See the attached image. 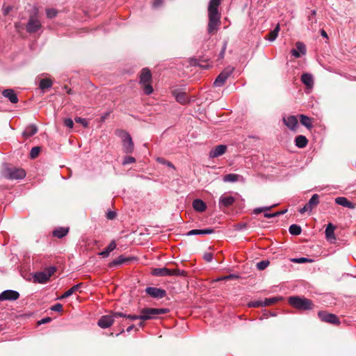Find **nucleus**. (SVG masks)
Wrapping results in <instances>:
<instances>
[{"label":"nucleus","mask_w":356,"mask_h":356,"mask_svg":"<svg viewBox=\"0 0 356 356\" xmlns=\"http://www.w3.org/2000/svg\"><path fill=\"white\" fill-rule=\"evenodd\" d=\"M152 76L148 68H143L139 76V83L143 86L145 95H150L153 92V88L151 85Z\"/></svg>","instance_id":"obj_2"},{"label":"nucleus","mask_w":356,"mask_h":356,"mask_svg":"<svg viewBox=\"0 0 356 356\" xmlns=\"http://www.w3.org/2000/svg\"><path fill=\"white\" fill-rule=\"evenodd\" d=\"M334 226L329 223L325 229V235L327 238H330L332 237H334Z\"/></svg>","instance_id":"obj_37"},{"label":"nucleus","mask_w":356,"mask_h":356,"mask_svg":"<svg viewBox=\"0 0 356 356\" xmlns=\"http://www.w3.org/2000/svg\"><path fill=\"white\" fill-rule=\"evenodd\" d=\"M236 201V198L227 193H224L219 198V207L220 209L227 208L232 206Z\"/></svg>","instance_id":"obj_12"},{"label":"nucleus","mask_w":356,"mask_h":356,"mask_svg":"<svg viewBox=\"0 0 356 356\" xmlns=\"http://www.w3.org/2000/svg\"><path fill=\"white\" fill-rule=\"evenodd\" d=\"M291 261L293 263H296V264H303V263H307V262L311 263L313 261L312 259H308L306 257L295 258V259H292Z\"/></svg>","instance_id":"obj_39"},{"label":"nucleus","mask_w":356,"mask_h":356,"mask_svg":"<svg viewBox=\"0 0 356 356\" xmlns=\"http://www.w3.org/2000/svg\"><path fill=\"white\" fill-rule=\"evenodd\" d=\"M157 161L160 163L167 165L168 167L174 168V165L170 162L165 160L163 158H157Z\"/></svg>","instance_id":"obj_47"},{"label":"nucleus","mask_w":356,"mask_h":356,"mask_svg":"<svg viewBox=\"0 0 356 356\" xmlns=\"http://www.w3.org/2000/svg\"><path fill=\"white\" fill-rule=\"evenodd\" d=\"M161 3V0H155V1H154V2L153 6H154V7H157V6H159Z\"/></svg>","instance_id":"obj_59"},{"label":"nucleus","mask_w":356,"mask_h":356,"mask_svg":"<svg viewBox=\"0 0 356 356\" xmlns=\"http://www.w3.org/2000/svg\"><path fill=\"white\" fill-rule=\"evenodd\" d=\"M120 136L122 139L123 152L126 154L132 153L134 145L130 134L126 131H122Z\"/></svg>","instance_id":"obj_8"},{"label":"nucleus","mask_w":356,"mask_h":356,"mask_svg":"<svg viewBox=\"0 0 356 356\" xmlns=\"http://www.w3.org/2000/svg\"><path fill=\"white\" fill-rule=\"evenodd\" d=\"M172 93L176 101L179 104H186L189 102V97L186 92L179 91V90H174Z\"/></svg>","instance_id":"obj_17"},{"label":"nucleus","mask_w":356,"mask_h":356,"mask_svg":"<svg viewBox=\"0 0 356 356\" xmlns=\"http://www.w3.org/2000/svg\"><path fill=\"white\" fill-rule=\"evenodd\" d=\"M38 131V128L34 124H31L26 127L24 131H23V136L25 138H29L35 135Z\"/></svg>","instance_id":"obj_28"},{"label":"nucleus","mask_w":356,"mask_h":356,"mask_svg":"<svg viewBox=\"0 0 356 356\" xmlns=\"http://www.w3.org/2000/svg\"><path fill=\"white\" fill-rule=\"evenodd\" d=\"M227 150V146L225 145H219L213 148L209 152L210 158H217L222 156L225 153Z\"/></svg>","instance_id":"obj_18"},{"label":"nucleus","mask_w":356,"mask_h":356,"mask_svg":"<svg viewBox=\"0 0 356 356\" xmlns=\"http://www.w3.org/2000/svg\"><path fill=\"white\" fill-rule=\"evenodd\" d=\"M222 180L225 182L244 181V178L241 175L230 173L225 175Z\"/></svg>","instance_id":"obj_21"},{"label":"nucleus","mask_w":356,"mask_h":356,"mask_svg":"<svg viewBox=\"0 0 356 356\" xmlns=\"http://www.w3.org/2000/svg\"><path fill=\"white\" fill-rule=\"evenodd\" d=\"M280 300H282L281 297L268 298V306L276 303Z\"/></svg>","instance_id":"obj_52"},{"label":"nucleus","mask_w":356,"mask_h":356,"mask_svg":"<svg viewBox=\"0 0 356 356\" xmlns=\"http://www.w3.org/2000/svg\"><path fill=\"white\" fill-rule=\"evenodd\" d=\"M47 16L48 18H54L57 15V10L54 8H49L46 10Z\"/></svg>","instance_id":"obj_40"},{"label":"nucleus","mask_w":356,"mask_h":356,"mask_svg":"<svg viewBox=\"0 0 356 356\" xmlns=\"http://www.w3.org/2000/svg\"><path fill=\"white\" fill-rule=\"evenodd\" d=\"M301 81L307 87L312 88L314 85L313 76L311 74L303 73L301 76Z\"/></svg>","instance_id":"obj_25"},{"label":"nucleus","mask_w":356,"mask_h":356,"mask_svg":"<svg viewBox=\"0 0 356 356\" xmlns=\"http://www.w3.org/2000/svg\"><path fill=\"white\" fill-rule=\"evenodd\" d=\"M51 321V318L50 317H46V318H42L40 321H38V324L41 325V324L47 323H49Z\"/></svg>","instance_id":"obj_56"},{"label":"nucleus","mask_w":356,"mask_h":356,"mask_svg":"<svg viewBox=\"0 0 356 356\" xmlns=\"http://www.w3.org/2000/svg\"><path fill=\"white\" fill-rule=\"evenodd\" d=\"M40 148L39 147H33L31 150V157L34 159L37 157L40 153Z\"/></svg>","instance_id":"obj_44"},{"label":"nucleus","mask_w":356,"mask_h":356,"mask_svg":"<svg viewBox=\"0 0 356 356\" xmlns=\"http://www.w3.org/2000/svg\"><path fill=\"white\" fill-rule=\"evenodd\" d=\"M75 121L77 123L82 124L85 127H88V123L87 120L84 118L77 117L75 118Z\"/></svg>","instance_id":"obj_49"},{"label":"nucleus","mask_w":356,"mask_h":356,"mask_svg":"<svg viewBox=\"0 0 356 356\" xmlns=\"http://www.w3.org/2000/svg\"><path fill=\"white\" fill-rule=\"evenodd\" d=\"M289 230L292 235H299L301 233V228L297 225H291Z\"/></svg>","instance_id":"obj_38"},{"label":"nucleus","mask_w":356,"mask_h":356,"mask_svg":"<svg viewBox=\"0 0 356 356\" xmlns=\"http://www.w3.org/2000/svg\"><path fill=\"white\" fill-rule=\"evenodd\" d=\"M232 277H234V275H230L229 276L225 277V279H229V278Z\"/></svg>","instance_id":"obj_63"},{"label":"nucleus","mask_w":356,"mask_h":356,"mask_svg":"<svg viewBox=\"0 0 356 356\" xmlns=\"http://www.w3.org/2000/svg\"><path fill=\"white\" fill-rule=\"evenodd\" d=\"M193 207L195 211L199 212H203L207 209L206 204L200 199H196L193 202Z\"/></svg>","instance_id":"obj_27"},{"label":"nucleus","mask_w":356,"mask_h":356,"mask_svg":"<svg viewBox=\"0 0 356 356\" xmlns=\"http://www.w3.org/2000/svg\"><path fill=\"white\" fill-rule=\"evenodd\" d=\"M267 305V298H265L264 300L259 301H251L248 303V307H265Z\"/></svg>","instance_id":"obj_36"},{"label":"nucleus","mask_w":356,"mask_h":356,"mask_svg":"<svg viewBox=\"0 0 356 356\" xmlns=\"http://www.w3.org/2000/svg\"><path fill=\"white\" fill-rule=\"evenodd\" d=\"M138 326L140 327H143L144 326V323L143 322H140L138 323Z\"/></svg>","instance_id":"obj_62"},{"label":"nucleus","mask_w":356,"mask_h":356,"mask_svg":"<svg viewBox=\"0 0 356 356\" xmlns=\"http://www.w3.org/2000/svg\"><path fill=\"white\" fill-rule=\"evenodd\" d=\"M145 292L154 298L161 299L166 296V291L161 288L149 286L145 289Z\"/></svg>","instance_id":"obj_13"},{"label":"nucleus","mask_w":356,"mask_h":356,"mask_svg":"<svg viewBox=\"0 0 356 356\" xmlns=\"http://www.w3.org/2000/svg\"><path fill=\"white\" fill-rule=\"evenodd\" d=\"M318 203L319 196L317 194H314L312 195L309 202L307 203L306 204L307 205V207H309L312 211L315 207L318 205Z\"/></svg>","instance_id":"obj_33"},{"label":"nucleus","mask_w":356,"mask_h":356,"mask_svg":"<svg viewBox=\"0 0 356 356\" xmlns=\"http://www.w3.org/2000/svg\"><path fill=\"white\" fill-rule=\"evenodd\" d=\"M83 284L79 283L77 284L74 285L72 288L68 289L66 292H65L60 297V299H64L67 298L69 296H72L74 293L78 291L81 287L82 286Z\"/></svg>","instance_id":"obj_26"},{"label":"nucleus","mask_w":356,"mask_h":356,"mask_svg":"<svg viewBox=\"0 0 356 356\" xmlns=\"http://www.w3.org/2000/svg\"><path fill=\"white\" fill-rule=\"evenodd\" d=\"M226 48H227V42H225L224 44H223V47L222 48V50H221V51L219 54V56H220V58H222L224 57Z\"/></svg>","instance_id":"obj_55"},{"label":"nucleus","mask_w":356,"mask_h":356,"mask_svg":"<svg viewBox=\"0 0 356 356\" xmlns=\"http://www.w3.org/2000/svg\"><path fill=\"white\" fill-rule=\"evenodd\" d=\"M279 32H280V25L277 24L276 25L275 28L272 31L268 33V41H270V42L274 41L277 38Z\"/></svg>","instance_id":"obj_35"},{"label":"nucleus","mask_w":356,"mask_h":356,"mask_svg":"<svg viewBox=\"0 0 356 356\" xmlns=\"http://www.w3.org/2000/svg\"><path fill=\"white\" fill-rule=\"evenodd\" d=\"M213 232L214 229L211 228L192 229L186 233V236L211 234Z\"/></svg>","instance_id":"obj_22"},{"label":"nucleus","mask_w":356,"mask_h":356,"mask_svg":"<svg viewBox=\"0 0 356 356\" xmlns=\"http://www.w3.org/2000/svg\"><path fill=\"white\" fill-rule=\"evenodd\" d=\"M11 10L10 6H3V13L4 15H7Z\"/></svg>","instance_id":"obj_57"},{"label":"nucleus","mask_w":356,"mask_h":356,"mask_svg":"<svg viewBox=\"0 0 356 356\" xmlns=\"http://www.w3.org/2000/svg\"><path fill=\"white\" fill-rule=\"evenodd\" d=\"M321 33L323 37L327 38V34L323 29L321 31Z\"/></svg>","instance_id":"obj_60"},{"label":"nucleus","mask_w":356,"mask_h":356,"mask_svg":"<svg viewBox=\"0 0 356 356\" xmlns=\"http://www.w3.org/2000/svg\"><path fill=\"white\" fill-rule=\"evenodd\" d=\"M296 47L291 50V54L296 58H300L306 54L307 48L305 44L302 42H296L295 44Z\"/></svg>","instance_id":"obj_14"},{"label":"nucleus","mask_w":356,"mask_h":356,"mask_svg":"<svg viewBox=\"0 0 356 356\" xmlns=\"http://www.w3.org/2000/svg\"><path fill=\"white\" fill-rule=\"evenodd\" d=\"M284 124L291 130L296 131L298 127V121L296 116L288 115L283 118Z\"/></svg>","instance_id":"obj_16"},{"label":"nucleus","mask_w":356,"mask_h":356,"mask_svg":"<svg viewBox=\"0 0 356 356\" xmlns=\"http://www.w3.org/2000/svg\"><path fill=\"white\" fill-rule=\"evenodd\" d=\"M289 302L292 307L300 310H307L313 308L312 302L305 298L292 296L289 298Z\"/></svg>","instance_id":"obj_4"},{"label":"nucleus","mask_w":356,"mask_h":356,"mask_svg":"<svg viewBox=\"0 0 356 356\" xmlns=\"http://www.w3.org/2000/svg\"><path fill=\"white\" fill-rule=\"evenodd\" d=\"M136 162V159L134 157L131 156H127L124 158V160L122 161V164L124 165L129 164V163H134Z\"/></svg>","instance_id":"obj_43"},{"label":"nucleus","mask_w":356,"mask_h":356,"mask_svg":"<svg viewBox=\"0 0 356 356\" xmlns=\"http://www.w3.org/2000/svg\"><path fill=\"white\" fill-rule=\"evenodd\" d=\"M42 25L39 19L36 17L31 16L30 17L27 25L26 31L29 33H33L39 31Z\"/></svg>","instance_id":"obj_11"},{"label":"nucleus","mask_w":356,"mask_h":356,"mask_svg":"<svg viewBox=\"0 0 356 356\" xmlns=\"http://www.w3.org/2000/svg\"><path fill=\"white\" fill-rule=\"evenodd\" d=\"M295 143L298 147L304 148L307 146L308 140L305 136L299 135L296 138Z\"/></svg>","instance_id":"obj_30"},{"label":"nucleus","mask_w":356,"mask_h":356,"mask_svg":"<svg viewBox=\"0 0 356 356\" xmlns=\"http://www.w3.org/2000/svg\"><path fill=\"white\" fill-rule=\"evenodd\" d=\"M131 260H132V258L131 257H125L124 255H120L118 258L110 262L108 266L110 268L117 267Z\"/></svg>","instance_id":"obj_20"},{"label":"nucleus","mask_w":356,"mask_h":356,"mask_svg":"<svg viewBox=\"0 0 356 356\" xmlns=\"http://www.w3.org/2000/svg\"><path fill=\"white\" fill-rule=\"evenodd\" d=\"M56 271V268L55 266H50L45 269L44 272L47 277L50 278L51 275L54 274V273Z\"/></svg>","instance_id":"obj_42"},{"label":"nucleus","mask_w":356,"mask_h":356,"mask_svg":"<svg viewBox=\"0 0 356 356\" xmlns=\"http://www.w3.org/2000/svg\"><path fill=\"white\" fill-rule=\"evenodd\" d=\"M51 309L54 312H61L63 309V305L60 303H56L51 307Z\"/></svg>","instance_id":"obj_50"},{"label":"nucleus","mask_w":356,"mask_h":356,"mask_svg":"<svg viewBox=\"0 0 356 356\" xmlns=\"http://www.w3.org/2000/svg\"><path fill=\"white\" fill-rule=\"evenodd\" d=\"M124 316L123 317L129 318L130 320H138V319L140 320V315H131V314L126 315L124 314Z\"/></svg>","instance_id":"obj_53"},{"label":"nucleus","mask_w":356,"mask_h":356,"mask_svg":"<svg viewBox=\"0 0 356 356\" xmlns=\"http://www.w3.org/2000/svg\"><path fill=\"white\" fill-rule=\"evenodd\" d=\"M318 316L323 322L331 323L333 325L340 324V321L335 314L321 311L318 313Z\"/></svg>","instance_id":"obj_9"},{"label":"nucleus","mask_w":356,"mask_h":356,"mask_svg":"<svg viewBox=\"0 0 356 356\" xmlns=\"http://www.w3.org/2000/svg\"><path fill=\"white\" fill-rule=\"evenodd\" d=\"M232 72L233 68H226L222 72H221L213 82L214 86H222L225 83L228 77L232 74Z\"/></svg>","instance_id":"obj_10"},{"label":"nucleus","mask_w":356,"mask_h":356,"mask_svg":"<svg viewBox=\"0 0 356 356\" xmlns=\"http://www.w3.org/2000/svg\"><path fill=\"white\" fill-rule=\"evenodd\" d=\"M19 298V293L14 290H5L0 293V301H14Z\"/></svg>","instance_id":"obj_15"},{"label":"nucleus","mask_w":356,"mask_h":356,"mask_svg":"<svg viewBox=\"0 0 356 356\" xmlns=\"http://www.w3.org/2000/svg\"><path fill=\"white\" fill-rule=\"evenodd\" d=\"M2 95L7 98L11 103L16 104L18 102V97L13 89H6L2 91Z\"/></svg>","instance_id":"obj_19"},{"label":"nucleus","mask_w":356,"mask_h":356,"mask_svg":"<svg viewBox=\"0 0 356 356\" xmlns=\"http://www.w3.org/2000/svg\"><path fill=\"white\" fill-rule=\"evenodd\" d=\"M169 312L166 308H144L140 311V320L147 321L156 318L159 315L167 314Z\"/></svg>","instance_id":"obj_3"},{"label":"nucleus","mask_w":356,"mask_h":356,"mask_svg":"<svg viewBox=\"0 0 356 356\" xmlns=\"http://www.w3.org/2000/svg\"><path fill=\"white\" fill-rule=\"evenodd\" d=\"M204 259L207 262H211L213 259V254L211 252H205Z\"/></svg>","instance_id":"obj_51"},{"label":"nucleus","mask_w":356,"mask_h":356,"mask_svg":"<svg viewBox=\"0 0 356 356\" xmlns=\"http://www.w3.org/2000/svg\"><path fill=\"white\" fill-rule=\"evenodd\" d=\"M116 216V213L114 212V211H108L107 213H106V218L109 220H113L115 218Z\"/></svg>","instance_id":"obj_54"},{"label":"nucleus","mask_w":356,"mask_h":356,"mask_svg":"<svg viewBox=\"0 0 356 356\" xmlns=\"http://www.w3.org/2000/svg\"><path fill=\"white\" fill-rule=\"evenodd\" d=\"M257 267L259 270H264L267 268V260H263L257 264Z\"/></svg>","instance_id":"obj_46"},{"label":"nucleus","mask_w":356,"mask_h":356,"mask_svg":"<svg viewBox=\"0 0 356 356\" xmlns=\"http://www.w3.org/2000/svg\"><path fill=\"white\" fill-rule=\"evenodd\" d=\"M64 124L65 127L72 129L74 126V122L71 118H66L64 120Z\"/></svg>","instance_id":"obj_48"},{"label":"nucleus","mask_w":356,"mask_h":356,"mask_svg":"<svg viewBox=\"0 0 356 356\" xmlns=\"http://www.w3.org/2000/svg\"><path fill=\"white\" fill-rule=\"evenodd\" d=\"M49 280V278L47 277L44 271L37 273L34 275V280L38 283L44 284Z\"/></svg>","instance_id":"obj_29"},{"label":"nucleus","mask_w":356,"mask_h":356,"mask_svg":"<svg viewBox=\"0 0 356 356\" xmlns=\"http://www.w3.org/2000/svg\"><path fill=\"white\" fill-rule=\"evenodd\" d=\"M134 328V325H131L127 328V332H130Z\"/></svg>","instance_id":"obj_61"},{"label":"nucleus","mask_w":356,"mask_h":356,"mask_svg":"<svg viewBox=\"0 0 356 356\" xmlns=\"http://www.w3.org/2000/svg\"><path fill=\"white\" fill-rule=\"evenodd\" d=\"M300 123L307 128H311L312 127V119L306 115H300Z\"/></svg>","instance_id":"obj_34"},{"label":"nucleus","mask_w":356,"mask_h":356,"mask_svg":"<svg viewBox=\"0 0 356 356\" xmlns=\"http://www.w3.org/2000/svg\"><path fill=\"white\" fill-rule=\"evenodd\" d=\"M115 248L116 243L115 240H113L104 250L99 253V255L102 256L104 258H106L109 256L110 252L114 250Z\"/></svg>","instance_id":"obj_24"},{"label":"nucleus","mask_w":356,"mask_h":356,"mask_svg":"<svg viewBox=\"0 0 356 356\" xmlns=\"http://www.w3.org/2000/svg\"><path fill=\"white\" fill-rule=\"evenodd\" d=\"M152 274L154 276L157 277H165V276H184L186 272L178 268L170 269L165 267L163 268H155L152 270Z\"/></svg>","instance_id":"obj_5"},{"label":"nucleus","mask_w":356,"mask_h":356,"mask_svg":"<svg viewBox=\"0 0 356 356\" xmlns=\"http://www.w3.org/2000/svg\"><path fill=\"white\" fill-rule=\"evenodd\" d=\"M52 81L49 79H41L39 81V87L41 90H44L51 88Z\"/></svg>","instance_id":"obj_31"},{"label":"nucleus","mask_w":356,"mask_h":356,"mask_svg":"<svg viewBox=\"0 0 356 356\" xmlns=\"http://www.w3.org/2000/svg\"><path fill=\"white\" fill-rule=\"evenodd\" d=\"M124 316V314L122 312H113L110 315L102 316L98 321L97 324L102 328H107L109 327L113 323V321L115 318H119V316Z\"/></svg>","instance_id":"obj_7"},{"label":"nucleus","mask_w":356,"mask_h":356,"mask_svg":"<svg viewBox=\"0 0 356 356\" xmlns=\"http://www.w3.org/2000/svg\"><path fill=\"white\" fill-rule=\"evenodd\" d=\"M220 1L221 0H210L209 3L207 32L211 35L216 33L221 25V14L219 12Z\"/></svg>","instance_id":"obj_1"},{"label":"nucleus","mask_w":356,"mask_h":356,"mask_svg":"<svg viewBox=\"0 0 356 356\" xmlns=\"http://www.w3.org/2000/svg\"><path fill=\"white\" fill-rule=\"evenodd\" d=\"M264 212V217H267V207H263L259 208H256L253 211L254 214H259Z\"/></svg>","instance_id":"obj_41"},{"label":"nucleus","mask_w":356,"mask_h":356,"mask_svg":"<svg viewBox=\"0 0 356 356\" xmlns=\"http://www.w3.org/2000/svg\"><path fill=\"white\" fill-rule=\"evenodd\" d=\"M69 232V228L65 227H59L56 229L53 232V235L58 238H61L63 236H66Z\"/></svg>","instance_id":"obj_32"},{"label":"nucleus","mask_w":356,"mask_h":356,"mask_svg":"<svg viewBox=\"0 0 356 356\" xmlns=\"http://www.w3.org/2000/svg\"><path fill=\"white\" fill-rule=\"evenodd\" d=\"M335 202L341 206L344 207H347L349 209H353L354 204L350 202L346 197H338L335 199Z\"/></svg>","instance_id":"obj_23"},{"label":"nucleus","mask_w":356,"mask_h":356,"mask_svg":"<svg viewBox=\"0 0 356 356\" xmlns=\"http://www.w3.org/2000/svg\"><path fill=\"white\" fill-rule=\"evenodd\" d=\"M299 211H300V213L302 214V213H305L307 211H311V210H310V209L309 207H307V205L305 204L304 206V207H302V209H300Z\"/></svg>","instance_id":"obj_58"},{"label":"nucleus","mask_w":356,"mask_h":356,"mask_svg":"<svg viewBox=\"0 0 356 356\" xmlns=\"http://www.w3.org/2000/svg\"><path fill=\"white\" fill-rule=\"evenodd\" d=\"M286 211V210L285 209V210H283V211H280L273 213V212L270 211V208L268 207V219L270 218L277 216L278 215L283 214Z\"/></svg>","instance_id":"obj_45"},{"label":"nucleus","mask_w":356,"mask_h":356,"mask_svg":"<svg viewBox=\"0 0 356 356\" xmlns=\"http://www.w3.org/2000/svg\"><path fill=\"white\" fill-rule=\"evenodd\" d=\"M3 176L9 179H22L25 177L26 172L22 168H7L3 170Z\"/></svg>","instance_id":"obj_6"}]
</instances>
